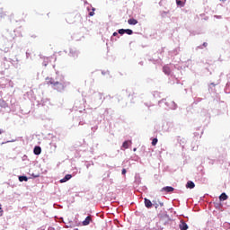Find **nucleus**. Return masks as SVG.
<instances>
[{
    "label": "nucleus",
    "mask_w": 230,
    "mask_h": 230,
    "mask_svg": "<svg viewBox=\"0 0 230 230\" xmlns=\"http://www.w3.org/2000/svg\"><path fill=\"white\" fill-rule=\"evenodd\" d=\"M45 80L47 85H51L52 89L58 93H64L69 85V82L66 81L64 75H57L56 78L47 77Z\"/></svg>",
    "instance_id": "obj_1"
},
{
    "label": "nucleus",
    "mask_w": 230,
    "mask_h": 230,
    "mask_svg": "<svg viewBox=\"0 0 230 230\" xmlns=\"http://www.w3.org/2000/svg\"><path fill=\"white\" fill-rule=\"evenodd\" d=\"M159 107H163L165 111H175L177 109V103L173 101H166V99H162L158 102Z\"/></svg>",
    "instance_id": "obj_2"
},
{
    "label": "nucleus",
    "mask_w": 230,
    "mask_h": 230,
    "mask_svg": "<svg viewBox=\"0 0 230 230\" xmlns=\"http://www.w3.org/2000/svg\"><path fill=\"white\" fill-rule=\"evenodd\" d=\"M10 84H12V81H10V79H6L4 77L0 78V87H2V89L10 86Z\"/></svg>",
    "instance_id": "obj_3"
},
{
    "label": "nucleus",
    "mask_w": 230,
    "mask_h": 230,
    "mask_svg": "<svg viewBox=\"0 0 230 230\" xmlns=\"http://www.w3.org/2000/svg\"><path fill=\"white\" fill-rule=\"evenodd\" d=\"M160 191L162 193H172V191H175V189L172 186H165V187H163Z\"/></svg>",
    "instance_id": "obj_4"
},
{
    "label": "nucleus",
    "mask_w": 230,
    "mask_h": 230,
    "mask_svg": "<svg viewBox=\"0 0 230 230\" xmlns=\"http://www.w3.org/2000/svg\"><path fill=\"white\" fill-rule=\"evenodd\" d=\"M80 54V52H78V50H76V49H70L69 50V57H72L73 58H78V55Z\"/></svg>",
    "instance_id": "obj_5"
},
{
    "label": "nucleus",
    "mask_w": 230,
    "mask_h": 230,
    "mask_svg": "<svg viewBox=\"0 0 230 230\" xmlns=\"http://www.w3.org/2000/svg\"><path fill=\"white\" fill-rule=\"evenodd\" d=\"M181 53V48L177 47L176 49H172V51H169L170 57H176V55H179Z\"/></svg>",
    "instance_id": "obj_6"
},
{
    "label": "nucleus",
    "mask_w": 230,
    "mask_h": 230,
    "mask_svg": "<svg viewBox=\"0 0 230 230\" xmlns=\"http://www.w3.org/2000/svg\"><path fill=\"white\" fill-rule=\"evenodd\" d=\"M11 64L15 67V69H20L21 68V63H19V59L16 58L15 60L11 59Z\"/></svg>",
    "instance_id": "obj_7"
},
{
    "label": "nucleus",
    "mask_w": 230,
    "mask_h": 230,
    "mask_svg": "<svg viewBox=\"0 0 230 230\" xmlns=\"http://www.w3.org/2000/svg\"><path fill=\"white\" fill-rule=\"evenodd\" d=\"M72 177H73V175H71V174H66L65 177L62 178V179L59 181V182H60L61 184H64V182H67V181H71Z\"/></svg>",
    "instance_id": "obj_8"
},
{
    "label": "nucleus",
    "mask_w": 230,
    "mask_h": 230,
    "mask_svg": "<svg viewBox=\"0 0 230 230\" xmlns=\"http://www.w3.org/2000/svg\"><path fill=\"white\" fill-rule=\"evenodd\" d=\"M34 155H40L42 154V148L40 146H36L33 149Z\"/></svg>",
    "instance_id": "obj_9"
},
{
    "label": "nucleus",
    "mask_w": 230,
    "mask_h": 230,
    "mask_svg": "<svg viewBox=\"0 0 230 230\" xmlns=\"http://www.w3.org/2000/svg\"><path fill=\"white\" fill-rule=\"evenodd\" d=\"M93 222V217L91 216H88L85 217V219L82 222V226H89Z\"/></svg>",
    "instance_id": "obj_10"
},
{
    "label": "nucleus",
    "mask_w": 230,
    "mask_h": 230,
    "mask_svg": "<svg viewBox=\"0 0 230 230\" xmlns=\"http://www.w3.org/2000/svg\"><path fill=\"white\" fill-rule=\"evenodd\" d=\"M177 142L179 143L180 146H182V148H184V145H186V138L177 137Z\"/></svg>",
    "instance_id": "obj_11"
},
{
    "label": "nucleus",
    "mask_w": 230,
    "mask_h": 230,
    "mask_svg": "<svg viewBox=\"0 0 230 230\" xmlns=\"http://www.w3.org/2000/svg\"><path fill=\"white\" fill-rule=\"evenodd\" d=\"M176 4L180 8H184V6L186 4V0H176Z\"/></svg>",
    "instance_id": "obj_12"
},
{
    "label": "nucleus",
    "mask_w": 230,
    "mask_h": 230,
    "mask_svg": "<svg viewBox=\"0 0 230 230\" xmlns=\"http://www.w3.org/2000/svg\"><path fill=\"white\" fill-rule=\"evenodd\" d=\"M95 98H97V100H99L100 103H102L103 102V100H105V97L103 98V93H95Z\"/></svg>",
    "instance_id": "obj_13"
},
{
    "label": "nucleus",
    "mask_w": 230,
    "mask_h": 230,
    "mask_svg": "<svg viewBox=\"0 0 230 230\" xmlns=\"http://www.w3.org/2000/svg\"><path fill=\"white\" fill-rule=\"evenodd\" d=\"M163 71L164 75H169L172 73V69H170V66L168 65L163 67Z\"/></svg>",
    "instance_id": "obj_14"
},
{
    "label": "nucleus",
    "mask_w": 230,
    "mask_h": 230,
    "mask_svg": "<svg viewBox=\"0 0 230 230\" xmlns=\"http://www.w3.org/2000/svg\"><path fill=\"white\" fill-rule=\"evenodd\" d=\"M186 188L188 190H193V188H195V182H193L191 181H187Z\"/></svg>",
    "instance_id": "obj_15"
},
{
    "label": "nucleus",
    "mask_w": 230,
    "mask_h": 230,
    "mask_svg": "<svg viewBox=\"0 0 230 230\" xmlns=\"http://www.w3.org/2000/svg\"><path fill=\"white\" fill-rule=\"evenodd\" d=\"M144 200H145L146 208H147V209H150V208H152V206H153L152 201L146 198Z\"/></svg>",
    "instance_id": "obj_16"
},
{
    "label": "nucleus",
    "mask_w": 230,
    "mask_h": 230,
    "mask_svg": "<svg viewBox=\"0 0 230 230\" xmlns=\"http://www.w3.org/2000/svg\"><path fill=\"white\" fill-rule=\"evenodd\" d=\"M130 141H128V140H126V141H124L123 142V144H122V146H121V150H127V148H128V146H130Z\"/></svg>",
    "instance_id": "obj_17"
},
{
    "label": "nucleus",
    "mask_w": 230,
    "mask_h": 230,
    "mask_svg": "<svg viewBox=\"0 0 230 230\" xmlns=\"http://www.w3.org/2000/svg\"><path fill=\"white\" fill-rule=\"evenodd\" d=\"M227 199H229V196H227L226 192L221 193V195L219 196V200L221 202H224V200H227Z\"/></svg>",
    "instance_id": "obj_18"
},
{
    "label": "nucleus",
    "mask_w": 230,
    "mask_h": 230,
    "mask_svg": "<svg viewBox=\"0 0 230 230\" xmlns=\"http://www.w3.org/2000/svg\"><path fill=\"white\" fill-rule=\"evenodd\" d=\"M179 227L181 230H188V224L186 222L181 221V224L179 225Z\"/></svg>",
    "instance_id": "obj_19"
},
{
    "label": "nucleus",
    "mask_w": 230,
    "mask_h": 230,
    "mask_svg": "<svg viewBox=\"0 0 230 230\" xmlns=\"http://www.w3.org/2000/svg\"><path fill=\"white\" fill-rule=\"evenodd\" d=\"M128 23L130 26H136V24H137V20L134 19V18H130L128 20Z\"/></svg>",
    "instance_id": "obj_20"
},
{
    "label": "nucleus",
    "mask_w": 230,
    "mask_h": 230,
    "mask_svg": "<svg viewBox=\"0 0 230 230\" xmlns=\"http://www.w3.org/2000/svg\"><path fill=\"white\" fill-rule=\"evenodd\" d=\"M18 179H19L20 182H28V177L27 176L22 175V176H19Z\"/></svg>",
    "instance_id": "obj_21"
},
{
    "label": "nucleus",
    "mask_w": 230,
    "mask_h": 230,
    "mask_svg": "<svg viewBox=\"0 0 230 230\" xmlns=\"http://www.w3.org/2000/svg\"><path fill=\"white\" fill-rule=\"evenodd\" d=\"M135 184H137V186L141 184V177L139 175L135 176Z\"/></svg>",
    "instance_id": "obj_22"
},
{
    "label": "nucleus",
    "mask_w": 230,
    "mask_h": 230,
    "mask_svg": "<svg viewBox=\"0 0 230 230\" xmlns=\"http://www.w3.org/2000/svg\"><path fill=\"white\" fill-rule=\"evenodd\" d=\"M0 107L6 109V107H8V104H6V102H4V100L0 99Z\"/></svg>",
    "instance_id": "obj_23"
},
{
    "label": "nucleus",
    "mask_w": 230,
    "mask_h": 230,
    "mask_svg": "<svg viewBox=\"0 0 230 230\" xmlns=\"http://www.w3.org/2000/svg\"><path fill=\"white\" fill-rule=\"evenodd\" d=\"M48 64H49V58H43L42 66L46 67Z\"/></svg>",
    "instance_id": "obj_24"
},
{
    "label": "nucleus",
    "mask_w": 230,
    "mask_h": 230,
    "mask_svg": "<svg viewBox=\"0 0 230 230\" xmlns=\"http://www.w3.org/2000/svg\"><path fill=\"white\" fill-rule=\"evenodd\" d=\"M124 33H127V35H132L134 33V31L131 29H124Z\"/></svg>",
    "instance_id": "obj_25"
},
{
    "label": "nucleus",
    "mask_w": 230,
    "mask_h": 230,
    "mask_svg": "<svg viewBox=\"0 0 230 230\" xmlns=\"http://www.w3.org/2000/svg\"><path fill=\"white\" fill-rule=\"evenodd\" d=\"M200 102H202V98H200V97H196L195 99H194V104L195 105H197V103H200Z\"/></svg>",
    "instance_id": "obj_26"
},
{
    "label": "nucleus",
    "mask_w": 230,
    "mask_h": 230,
    "mask_svg": "<svg viewBox=\"0 0 230 230\" xmlns=\"http://www.w3.org/2000/svg\"><path fill=\"white\" fill-rule=\"evenodd\" d=\"M10 48H12V44L11 47H6L4 49V50L0 49V51H4V53H8V51H10Z\"/></svg>",
    "instance_id": "obj_27"
},
{
    "label": "nucleus",
    "mask_w": 230,
    "mask_h": 230,
    "mask_svg": "<svg viewBox=\"0 0 230 230\" xmlns=\"http://www.w3.org/2000/svg\"><path fill=\"white\" fill-rule=\"evenodd\" d=\"M118 33H119V35H125V29H119V30L118 31Z\"/></svg>",
    "instance_id": "obj_28"
},
{
    "label": "nucleus",
    "mask_w": 230,
    "mask_h": 230,
    "mask_svg": "<svg viewBox=\"0 0 230 230\" xmlns=\"http://www.w3.org/2000/svg\"><path fill=\"white\" fill-rule=\"evenodd\" d=\"M157 138H154L153 140H152V146H155V145H157Z\"/></svg>",
    "instance_id": "obj_29"
},
{
    "label": "nucleus",
    "mask_w": 230,
    "mask_h": 230,
    "mask_svg": "<svg viewBox=\"0 0 230 230\" xmlns=\"http://www.w3.org/2000/svg\"><path fill=\"white\" fill-rule=\"evenodd\" d=\"M95 10H96L95 8H93L92 12L89 13L90 17H93L94 15V11Z\"/></svg>",
    "instance_id": "obj_30"
},
{
    "label": "nucleus",
    "mask_w": 230,
    "mask_h": 230,
    "mask_svg": "<svg viewBox=\"0 0 230 230\" xmlns=\"http://www.w3.org/2000/svg\"><path fill=\"white\" fill-rule=\"evenodd\" d=\"M93 132H96L98 130V126L92 127Z\"/></svg>",
    "instance_id": "obj_31"
},
{
    "label": "nucleus",
    "mask_w": 230,
    "mask_h": 230,
    "mask_svg": "<svg viewBox=\"0 0 230 230\" xmlns=\"http://www.w3.org/2000/svg\"><path fill=\"white\" fill-rule=\"evenodd\" d=\"M118 33L119 32H113L112 37H111V40H114V37H118Z\"/></svg>",
    "instance_id": "obj_32"
},
{
    "label": "nucleus",
    "mask_w": 230,
    "mask_h": 230,
    "mask_svg": "<svg viewBox=\"0 0 230 230\" xmlns=\"http://www.w3.org/2000/svg\"><path fill=\"white\" fill-rule=\"evenodd\" d=\"M9 35V33H7L6 35H5V38L7 39V40H11V39H13V36H8Z\"/></svg>",
    "instance_id": "obj_33"
},
{
    "label": "nucleus",
    "mask_w": 230,
    "mask_h": 230,
    "mask_svg": "<svg viewBox=\"0 0 230 230\" xmlns=\"http://www.w3.org/2000/svg\"><path fill=\"white\" fill-rule=\"evenodd\" d=\"M146 190H148V188H146V186H142L141 187V190L142 191H146Z\"/></svg>",
    "instance_id": "obj_34"
},
{
    "label": "nucleus",
    "mask_w": 230,
    "mask_h": 230,
    "mask_svg": "<svg viewBox=\"0 0 230 230\" xmlns=\"http://www.w3.org/2000/svg\"><path fill=\"white\" fill-rule=\"evenodd\" d=\"M197 49H204V46L199 45V46L197 47Z\"/></svg>",
    "instance_id": "obj_35"
},
{
    "label": "nucleus",
    "mask_w": 230,
    "mask_h": 230,
    "mask_svg": "<svg viewBox=\"0 0 230 230\" xmlns=\"http://www.w3.org/2000/svg\"><path fill=\"white\" fill-rule=\"evenodd\" d=\"M127 173V169H122V175H126Z\"/></svg>",
    "instance_id": "obj_36"
},
{
    "label": "nucleus",
    "mask_w": 230,
    "mask_h": 230,
    "mask_svg": "<svg viewBox=\"0 0 230 230\" xmlns=\"http://www.w3.org/2000/svg\"><path fill=\"white\" fill-rule=\"evenodd\" d=\"M153 206H155V209H157V208H159V204H157V203H153Z\"/></svg>",
    "instance_id": "obj_37"
},
{
    "label": "nucleus",
    "mask_w": 230,
    "mask_h": 230,
    "mask_svg": "<svg viewBox=\"0 0 230 230\" xmlns=\"http://www.w3.org/2000/svg\"><path fill=\"white\" fill-rule=\"evenodd\" d=\"M202 46H203V48H208V42H204V43L202 44Z\"/></svg>",
    "instance_id": "obj_38"
},
{
    "label": "nucleus",
    "mask_w": 230,
    "mask_h": 230,
    "mask_svg": "<svg viewBox=\"0 0 230 230\" xmlns=\"http://www.w3.org/2000/svg\"><path fill=\"white\" fill-rule=\"evenodd\" d=\"M30 52H26V58H30Z\"/></svg>",
    "instance_id": "obj_39"
},
{
    "label": "nucleus",
    "mask_w": 230,
    "mask_h": 230,
    "mask_svg": "<svg viewBox=\"0 0 230 230\" xmlns=\"http://www.w3.org/2000/svg\"><path fill=\"white\" fill-rule=\"evenodd\" d=\"M79 125H85V121H80Z\"/></svg>",
    "instance_id": "obj_40"
},
{
    "label": "nucleus",
    "mask_w": 230,
    "mask_h": 230,
    "mask_svg": "<svg viewBox=\"0 0 230 230\" xmlns=\"http://www.w3.org/2000/svg\"><path fill=\"white\" fill-rule=\"evenodd\" d=\"M215 17H216L217 19H222V16H220V15H219V16H218V15H216Z\"/></svg>",
    "instance_id": "obj_41"
},
{
    "label": "nucleus",
    "mask_w": 230,
    "mask_h": 230,
    "mask_svg": "<svg viewBox=\"0 0 230 230\" xmlns=\"http://www.w3.org/2000/svg\"><path fill=\"white\" fill-rule=\"evenodd\" d=\"M0 17H1V18L4 17V13H1V14H0Z\"/></svg>",
    "instance_id": "obj_42"
},
{
    "label": "nucleus",
    "mask_w": 230,
    "mask_h": 230,
    "mask_svg": "<svg viewBox=\"0 0 230 230\" xmlns=\"http://www.w3.org/2000/svg\"><path fill=\"white\" fill-rule=\"evenodd\" d=\"M102 75H107V72L102 71Z\"/></svg>",
    "instance_id": "obj_43"
},
{
    "label": "nucleus",
    "mask_w": 230,
    "mask_h": 230,
    "mask_svg": "<svg viewBox=\"0 0 230 230\" xmlns=\"http://www.w3.org/2000/svg\"><path fill=\"white\" fill-rule=\"evenodd\" d=\"M0 217H3V210H0Z\"/></svg>",
    "instance_id": "obj_44"
},
{
    "label": "nucleus",
    "mask_w": 230,
    "mask_h": 230,
    "mask_svg": "<svg viewBox=\"0 0 230 230\" xmlns=\"http://www.w3.org/2000/svg\"><path fill=\"white\" fill-rule=\"evenodd\" d=\"M89 166H91V164H86V168H89Z\"/></svg>",
    "instance_id": "obj_45"
},
{
    "label": "nucleus",
    "mask_w": 230,
    "mask_h": 230,
    "mask_svg": "<svg viewBox=\"0 0 230 230\" xmlns=\"http://www.w3.org/2000/svg\"><path fill=\"white\" fill-rule=\"evenodd\" d=\"M49 230H55L54 227H49Z\"/></svg>",
    "instance_id": "obj_46"
},
{
    "label": "nucleus",
    "mask_w": 230,
    "mask_h": 230,
    "mask_svg": "<svg viewBox=\"0 0 230 230\" xmlns=\"http://www.w3.org/2000/svg\"><path fill=\"white\" fill-rule=\"evenodd\" d=\"M210 85H213L215 87V85H217V84H215V83H211Z\"/></svg>",
    "instance_id": "obj_47"
},
{
    "label": "nucleus",
    "mask_w": 230,
    "mask_h": 230,
    "mask_svg": "<svg viewBox=\"0 0 230 230\" xmlns=\"http://www.w3.org/2000/svg\"><path fill=\"white\" fill-rule=\"evenodd\" d=\"M3 132H4L3 129H0V134H3Z\"/></svg>",
    "instance_id": "obj_48"
},
{
    "label": "nucleus",
    "mask_w": 230,
    "mask_h": 230,
    "mask_svg": "<svg viewBox=\"0 0 230 230\" xmlns=\"http://www.w3.org/2000/svg\"><path fill=\"white\" fill-rule=\"evenodd\" d=\"M192 150H197V147H195V146H192Z\"/></svg>",
    "instance_id": "obj_49"
},
{
    "label": "nucleus",
    "mask_w": 230,
    "mask_h": 230,
    "mask_svg": "<svg viewBox=\"0 0 230 230\" xmlns=\"http://www.w3.org/2000/svg\"><path fill=\"white\" fill-rule=\"evenodd\" d=\"M0 211H3V208H2V205H0Z\"/></svg>",
    "instance_id": "obj_50"
},
{
    "label": "nucleus",
    "mask_w": 230,
    "mask_h": 230,
    "mask_svg": "<svg viewBox=\"0 0 230 230\" xmlns=\"http://www.w3.org/2000/svg\"><path fill=\"white\" fill-rule=\"evenodd\" d=\"M139 64H140V66H143V62L141 61V62H139Z\"/></svg>",
    "instance_id": "obj_51"
},
{
    "label": "nucleus",
    "mask_w": 230,
    "mask_h": 230,
    "mask_svg": "<svg viewBox=\"0 0 230 230\" xmlns=\"http://www.w3.org/2000/svg\"><path fill=\"white\" fill-rule=\"evenodd\" d=\"M38 105H42V106H44V103H39Z\"/></svg>",
    "instance_id": "obj_52"
},
{
    "label": "nucleus",
    "mask_w": 230,
    "mask_h": 230,
    "mask_svg": "<svg viewBox=\"0 0 230 230\" xmlns=\"http://www.w3.org/2000/svg\"><path fill=\"white\" fill-rule=\"evenodd\" d=\"M106 98H111V95L106 96Z\"/></svg>",
    "instance_id": "obj_53"
},
{
    "label": "nucleus",
    "mask_w": 230,
    "mask_h": 230,
    "mask_svg": "<svg viewBox=\"0 0 230 230\" xmlns=\"http://www.w3.org/2000/svg\"><path fill=\"white\" fill-rule=\"evenodd\" d=\"M137 148H134L133 151L136 152Z\"/></svg>",
    "instance_id": "obj_54"
},
{
    "label": "nucleus",
    "mask_w": 230,
    "mask_h": 230,
    "mask_svg": "<svg viewBox=\"0 0 230 230\" xmlns=\"http://www.w3.org/2000/svg\"><path fill=\"white\" fill-rule=\"evenodd\" d=\"M35 178L39 177V175H34Z\"/></svg>",
    "instance_id": "obj_55"
},
{
    "label": "nucleus",
    "mask_w": 230,
    "mask_h": 230,
    "mask_svg": "<svg viewBox=\"0 0 230 230\" xmlns=\"http://www.w3.org/2000/svg\"><path fill=\"white\" fill-rule=\"evenodd\" d=\"M194 136H197V133H195Z\"/></svg>",
    "instance_id": "obj_56"
}]
</instances>
